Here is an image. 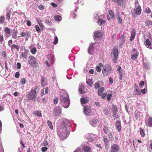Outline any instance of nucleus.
Segmentation results:
<instances>
[{
    "label": "nucleus",
    "mask_w": 152,
    "mask_h": 152,
    "mask_svg": "<svg viewBox=\"0 0 152 152\" xmlns=\"http://www.w3.org/2000/svg\"><path fill=\"white\" fill-rule=\"evenodd\" d=\"M70 126L69 121L68 120H65L62 123L57 132L58 135L62 139L66 138L68 136L69 132L67 128Z\"/></svg>",
    "instance_id": "1"
},
{
    "label": "nucleus",
    "mask_w": 152,
    "mask_h": 152,
    "mask_svg": "<svg viewBox=\"0 0 152 152\" xmlns=\"http://www.w3.org/2000/svg\"><path fill=\"white\" fill-rule=\"evenodd\" d=\"M60 102L63 107L65 108H67L69 105V100L68 94L66 93H64L60 97Z\"/></svg>",
    "instance_id": "2"
},
{
    "label": "nucleus",
    "mask_w": 152,
    "mask_h": 152,
    "mask_svg": "<svg viewBox=\"0 0 152 152\" xmlns=\"http://www.w3.org/2000/svg\"><path fill=\"white\" fill-rule=\"evenodd\" d=\"M112 69L110 65L107 64L103 66L102 73L104 76L109 75L112 71Z\"/></svg>",
    "instance_id": "3"
},
{
    "label": "nucleus",
    "mask_w": 152,
    "mask_h": 152,
    "mask_svg": "<svg viewBox=\"0 0 152 152\" xmlns=\"http://www.w3.org/2000/svg\"><path fill=\"white\" fill-rule=\"evenodd\" d=\"M36 94V89L31 90L30 91L28 92V94L27 95L26 97L28 100H32L36 98L37 96Z\"/></svg>",
    "instance_id": "4"
},
{
    "label": "nucleus",
    "mask_w": 152,
    "mask_h": 152,
    "mask_svg": "<svg viewBox=\"0 0 152 152\" xmlns=\"http://www.w3.org/2000/svg\"><path fill=\"white\" fill-rule=\"evenodd\" d=\"M113 55L114 56V63H115L118 56V49L117 47H114L111 53V55Z\"/></svg>",
    "instance_id": "5"
},
{
    "label": "nucleus",
    "mask_w": 152,
    "mask_h": 152,
    "mask_svg": "<svg viewBox=\"0 0 152 152\" xmlns=\"http://www.w3.org/2000/svg\"><path fill=\"white\" fill-rule=\"evenodd\" d=\"M28 61L31 66L32 67L36 68L38 65L37 62L35 61V58L33 56H30L29 57Z\"/></svg>",
    "instance_id": "6"
},
{
    "label": "nucleus",
    "mask_w": 152,
    "mask_h": 152,
    "mask_svg": "<svg viewBox=\"0 0 152 152\" xmlns=\"http://www.w3.org/2000/svg\"><path fill=\"white\" fill-rule=\"evenodd\" d=\"M131 54V58L133 60H135L137 58L138 56L139 52L137 49L133 48L132 50Z\"/></svg>",
    "instance_id": "7"
},
{
    "label": "nucleus",
    "mask_w": 152,
    "mask_h": 152,
    "mask_svg": "<svg viewBox=\"0 0 152 152\" xmlns=\"http://www.w3.org/2000/svg\"><path fill=\"white\" fill-rule=\"evenodd\" d=\"M119 149V145L116 144H114L111 147L110 152H118Z\"/></svg>",
    "instance_id": "8"
},
{
    "label": "nucleus",
    "mask_w": 152,
    "mask_h": 152,
    "mask_svg": "<svg viewBox=\"0 0 152 152\" xmlns=\"http://www.w3.org/2000/svg\"><path fill=\"white\" fill-rule=\"evenodd\" d=\"M53 111L56 116H58L61 113V109L59 106H56L54 108Z\"/></svg>",
    "instance_id": "9"
},
{
    "label": "nucleus",
    "mask_w": 152,
    "mask_h": 152,
    "mask_svg": "<svg viewBox=\"0 0 152 152\" xmlns=\"http://www.w3.org/2000/svg\"><path fill=\"white\" fill-rule=\"evenodd\" d=\"M83 110L85 114L88 115H90L91 112L90 107L88 106H85Z\"/></svg>",
    "instance_id": "10"
},
{
    "label": "nucleus",
    "mask_w": 152,
    "mask_h": 152,
    "mask_svg": "<svg viewBox=\"0 0 152 152\" xmlns=\"http://www.w3.org/2000/svg\"><path fill=\"white\" fill-rule=\"evenodd\" d=\"M115 126L116 129L119 132H120L121 128V124L119 121H116L115 122Z\"/></svg>",
    "instance_id": "11"
},
{
    "label": "nucleus",
    "mask_w": 152,
    "mask_h": 152,
    "mask_svg": "<svg viewBox=\"0 0 152 152\" xmlns=\"http://www.w3.org/2000/svg\"><path fill=\"white\" fill-rule=\"evenodd\" d=\"M30 32L27 31H25L22 32L20 33L21 36L22 37H26L28 38L30 36Z\"/></svg>",
    "instance_id": "12"
},
{
    "label": "nucleus",
    "mask_w": 152,
    "mask_h": 152,
    "mask_svg": "<svg viewBox=\"0 0 152 152\" xmlns=\"http://www.w3.org/2000/svg\"><path fill=\"white\" fill-rule=\"evenodd\" d=\"M136 34V31L135 29H132L131 34V37L130 38V40L132 41L134 39Z\"/></svg>",
    "instance_id": "13"
},
{
    "label": "nucleus",
    "mask_w": 152,
    "mask_h": 152,
    "mask_svg": "<svg viewBox=\"0 0 152 152\" xmlns=\"http://www.w3.org/2000/svg\"><path fill=\"white\" fill-rule=\"evenodd\" d=\"M141 7L140 6H138L135 9L134 12L137 15H139L141 13Z\"/></svg>",
    "instance_id": "14"
},
{
    "label": "nucleus",
    "mask_w": 152,
    "mask_h": 152,
    "mask_svg": "<svg viewBox=\"0 0 152 152\" xmlns=\"http://www.w3.org/2000/svg\"><path fill=\"white\" fill-rule=\"evenodd\" d=\"M111 110L113 111V117L115 116L116 115V114L118 111L117 107L113 106L112 107Z\"/></svg>",
    "instance_id": "15"
},
{
    "label": "nucleus",
    "mask_w": 152,
    "mask_h": 152,
    "mask_svg": "<svg viewBox=\"0 0 152 152\" xmlns=\"http://www.w3.org/2000/svg\"><path fill=\"white\" fill-rule=\"evenodd\" d=\"M94 37L96 38H98L101 37L102 36V34L99 31H97L94 34Z\"/></svg>",
    "instance_id": "16"
},
{
    "label": "nucleus",
    "mask_w": 152,
    "mask_h": 152,
    "mask_svg": "<svg viewBox=\"0 0 152 152\" xmlns=\"http://www.w3.org/2000/svg\"><path fill=\"white\" fill-rule=\"evenodd\" d=\"M98 123V119L94 118L91 121L90 124L92 126L95 127Z\"/></svg>",
    "instance_id": "17"
},
{
    "label": "nucleus",
    "mask_w": 152,
    "mask_h": 152,
    "mask_svg": "<svg viewBox=\"0 0 152 152\" xmlns=\"http://www.w3.org/2000/svg\"><path fill=\"white\" fill-rule=\"evenodd\" d=\"M10 48L12 51L15 50V49L17 51H18L19 49V46L15 44H12L11 47H10Z\"/></svg>",
    "instance_id": "18"
},
{
    "label": "nucleus",
    "mask_w": 152,
    "mask_h": 152,
    "mask_svg": "<svg viewBox=\"0 0 152 152\" xmlns=\"http://www.w3.org/2000/svg\"><path fill=\"white\" fill-rule=\"evenodd\" d=\"M89 101V98L87 97H82L80 99V101L82 104L87 103Z\"/></svg>",
    "instance_id": "19"
},
{
    "label": "nucleus",
    "mask_w": 152,
    "mask_h": 152,
    "mask_svg": "<svg viewBox=\"0 0 152 152\" xmlns=\"http://www.w3.org/2000/svg\"><path fill=\"white\" fill-rule=\"evenodd\" d=\"M83 149L85 152H91V148L87 146H84L83 148Z\"/></svg>",
    "instance_id": "20"
},
{
    "label": "nucleus",
    "mask_w": 152,
    "mask_h": 152,
    "mask_svg": "<svg viewBox=\"0 0 152 152\" xmlns=\"http://www.w3.org/2000/svg\"><path fill=\"white\" fill-rule=\"evenodd\" d=\"M18 32L17 31H14L12 34V38L14 39H16L18 37L17 36Z\"/></svg>",
    "instance_id": "21"
},
{
    "label": "nucleus",
    "mask_w": 152,
    "mask_h": 152,
    "mask_svg": "<svg viewBox=\"0 0 152 152\" xmlns=\"http://www.w3.org/2000/svg\"><path fill=\"white\" fill-rule=\"evenodd\" d=\"M94 49V47L93 44H90V46L88 49V52L89 53L91 54L93 52V50Z\"/></svg>",
    "instance_id": "22"
},
{
    "label": "nucleus",
    "mask_w": 152,
    "mask_h": 152,
    "mask_svg": "<svg viewBox=\"0 0 152 152\" xmlns=\"http://www.w3.org/2000/svg\"><path fill=\"white\" fill-rule=\"evenodd\" d=\"M4 31L6 34L8 35V37L10 36L11 31L10 29L9 28L6 27L4 29Z\"/></svg>",
    "instance_id": "23"
},
{
    "label": "nucleus",
    "mask_w": 152,
    "mask_h": 152,
    "mask_svg": "<svg viewBox=\"0 0 152 152\" xmlns=\"http://www.w3.org/2000/svg\"><path fill=\"white\" fill-rule=\"evenodd\" d=\"M87 84L90 87H91L92 86L93 83L92 82V79H89L86 80Z\"/></svg>",
    "instance_id": "24"
},
{
    "label": "nucleus",
    "mask_w": 152,
    "mask_h": 152,
    "mask_svg": "<svg viewBox=\"0 0 152 152\" xmlns=\"http://www.w3.org/2000/svg\"><path fill=\"white\" fill-rule=\"evenodd\" d=\"M105 23V21L103 19L99 18L98 21V23L99 25L104 24Z\"/></svg>",
    "instance_id": "25"
},
{
    "label": "nucleus",
    "mask_w": 152,
    "mask_h": 152,
    "mask_svg": "<svg viewBox=\"0 0 152 152\" xmlns=\"http://www.w3.org/2000/svg\"><path fill=\"white\" fill-rule=\"evenodd\" d=\"M125 38V37L124 35H122L121 36L120 38V43H121L120 46H121V45H122L125 42L124 39Z\"/></svg>",
    "instance_id": "26"
},
{
    "label": "nucleus",
    "mask_w": 152,
    "mask_h": 152,
    "mask_svg": "<svg viewBox=\"0 0 152 152\" xmlns=\"http://www.w3.org/2000/svg\"><path fill=\"white\" fill-rule=\"evenodd\" d=\"M147 125H148L149 126H152V118L150 117L148 120L147 123H146Z\"/></svg>",
    "instance_id": "27"
},
{
    "label": "nucleus",
    "mask_w": 152,
    "mask_h": 152,
    "mask_svg": "<svg viewBox=\"0 0 152 152\" xmlns=\"http://www.w3.org/2000/svg\"><path fill=\"white\" fill-rule=\"evenodd\" d=\"M45 77L43 76L41 78V85L43 87H44V86H45V85H46V84L45 83Z\"/></svg>",
    "instance_id": "28"
},
{
    "label": "nucleus",
    "mask_w": 152,
    "mask_h": 152,
    "mask_svg": "<svg viewBox=\"0 0 152 152\" xmlns=\"http://www.w3.org/2000/svg\"><path fill=\"white\" fill-rule=\"evenodd\" d=\"M104 88L103 87H101L99 88L98 91V94L99 96H101L102 95L104 91Z\"/></svg>",
    "instance_id": "29"
},
{
    "label": "nucleus",
    "mask_w": 152,
    "mask_h": 152,
    "mask_svg": "<svg viewBox=\"0 0 152 152\" xmlns=\"http://www.w3.org/2000/svg\"><path fill=\"white\" fill-rule=\"evenodd\" d=\"M55 20L57 21H60L61 19V17L58 15H56L54 17Z\"/></svg>",
    "instance_id": "30"
},
{
    "label": "nucleus",
    "mask_w": 152,
    "mask_h": 152,
    "mask_svg": "<svg viewBox=\"0 0 152 152\" xmlns=\"http://www.w3.org/2000/svg\"><path fill=\"white\" fill-rule=\"evenodd\" d=\"M47 123L48 124L49 128L50 129H53V126L52 122L49 120H48L47 121Z\"/></svg>",
    "instance_id": "31"
},
{
    "label": "nucleus",
    "mask_w": 152,
    "mask_h": 152,
    "mask_svg": "<svg viewBox=\"0 0 152 152\" xmlns=\"http://www.w3.org/2000/svg\"><path fill=\"white\" fill-rule=\"evenodd\" d=\"M103 130L104 133L106 134H108L109 131V129L106 126H104L103 128Z\"/></svg>",
    "instance_id": "32"
},
{
    "label": "nucleus",
    "mask_w": 152,
    "mask_h": 152,
    "mask_svg": "<svg viewBox=\"0 0 152 152\" xmlns=\"http://www.w3.org/2000/svg\"><path fill=\"white\" fill-rule=\"evenodd\" d=\"M5 17L3 15H1L0 16V23L2 24L4 23L5 20Z\"/></svg>",
    "instance_id": "33"
},
{
    "label": "nucleus",
    "mask_w": 152,
    "mask_h": 152,
    "mask_svg": "<svg viewBox=\"0 0 152 152\" xmlns=\"http://www.w3.org/2000/svg\"><path fill=\"white\" fill-rule=\"evenodd\" d=\"M145 23L146 25L148 26L152 25V21L150 20H147L145 21Z\"/></svg>",
    "instance_id": "34"
},
{
    "label": "nucleus",
    "mask_w": 152,
    "mask_h": 152,
    "mask_svg": "<svg viewBox=\"0 0 152 152\" xmlns=\"http://www.w3.org/2000/svg\"><path fill=\"white\" fill-rule=\"evenodd\" d=\"M145 45H146V46H150L151 45V43L148 39H147L145 40Z\"/></svg>",
    "instance_id": "35"
},
{
    "label": "nucleus",
    "mask_w": 152,
    "mask_h": 152,
    "mask_svg": "<svg viewBox=\"0 0 152 152\" xmlns=\"http://www.w3.org/2000/svg\"><path fill=\"white\" fill-rule=\"evenodd\" d=\"M134 93L137 95H140L141 94L140 90H139L138 87H136V88L134 90Z\"/></svg>",
    "instance_id": "36"
},
{
    "label": "nucleus",
    "mask_w": 152,
    "mask_h": 152,
    "mask_svg": "<svg viewBox=\"0 0 152 152\" xmlns=\"http://www.w3.org/2000/svg\"><path fill=\"white\" fill-rule=\"evenodd\" d=\"M21 57L23 58H26L27 57V53L26 51L22 52L21 54Z\"/></svg>",
    "instance_id": "37"
},
{
    "label": "nucleus",
    "mask_w": 152,
    "mask_h": 152,
    "mask_svg": "<svg viewBox=\"0 0 152 152\" xmlns=\"http://www.w3.org/2000/svg\"><path fill=\"white\" fill-rule=\"evenodd\" d=\"M112 1L116 2L118 6H121L122 1L121 0H112Z\"/></svg>",
    "instance_id": "38"
},
{
    "label": "nucleus",
    "mask_w": 152,
    "mask_h": 152,
    "mask_svg": "<svg viewBox=\"0 0 152 152\" xmlns=\"http://www.w3.org/2000/svg\"><path fill=\"white\" fill-rule=\"evenodd\" d=\"M144 68L146 69H149V66L148 64V63H145L143 62Z\"/></svg>",
    "instance_id": "39"
},
{
    "label": "nucleus",
    "mask_w": 152,
    "mask_h": 152,
    "mask_svg": "<svg viewBox=\"0 0 152 152\" xmlns=\"http://www.w3.org/2000/svg\"><path fill=\"white\" fill-rule=\"evenodd\" d=\"M109 15L111 16V18H113V19H114V15L111 10H109L108 11Z\"/></svg>",
    "instance_id": "40"
},
{
    "label": "nucleus",
    "mask_w": 152,
    "mask_h": 152,
    "mask_svg": "<svg viewBox=\"0 0 152 152\" xmlns=\"http://www.w3.org/2000/svg\"><path fill=\"white\" fill-rule=\"evenodd\" d=\"M6 16H7V19L9 21H10V12H7L6 13Z\"/></svg>",
    "instance_id": "41"
},
{
    "label": "nucleus",
    "mask_w": 152,
    "mask_h": 152,
    "mask_svg": "<svg viewBox=\"0 0 152 152\" xmlns=\"http://www.w3.org/2000/svg\"><path fill=\"white\" fill-rule=\"evenodd\" d=\"M103 141L106 145H108L109 141L108 139H107V138H104L103 139Z\"/></svg>",
    "instance_id": "42"
},
{
    "label": "nucleus",
    "mask_w": 152,
    "mask_h": 152,
    "mask_svg": "<svg viewBox=\"0 0 152 152\" xmlns=\"http://www.w3.org/2000/svg\"><path fill=\"white\" fill-rule=\"evenodd\" d=\"M140 134L142 137H143L145 136V134L143 130L141 128L140 129Z\"/></svg>",
    "instance_id": "43"
},
{
    "label": "nucleus",
    "mask_w": 152,
    "mask_h": 152,
    "mask_svg": "<svg viewBox=\"0 0 152 152\" xmlns=\"http://www.w3.org/2000/svg\"><path fill=\"white\" fill-rule=\"evenodd\" d=\"M94 86L95 88L96 89H98L100 87V84L97 82L95 83Z\"/></svg>",
    "instance_id": "44"
},
{
    "label": "nucleus",
    "mask_w": 152,
    "mask_h": 152,
    "mask_svg": "<svg viewBox=\"0 0 152 152\" xmlns=\"http://www.w3.org/2000/svg\"><path fill=\"white\" fill-rule=\"evenodd\" d=\"M34 114L38 116L41 117L42 116L41 112L39 111H36L35 113H34Z\"/></svg>",
    "instance_id": "45"
},
{
    "label": "nucleus",
    "mask_w": 152,
    "mask_h": 152,
    "mask_svg": "<svg viewBox=\"0 0 152 152\" xmlns=\"http://www.w3.org/2000/svg\"><path fill=\"white\" fill-rule=\"evenodd\" d=\"M108 134L109 139L110 140H112L113 138V136L112 133L111 132H110L109 134Z\"/></svg>",
    "instance_id": "46"
},
{
    "label": "nucleus",
    "mask_w": 152,
    "mask_h": 152,
    "mask_svg": "<svg viewBox=\"0 0 152 152\" xmlns=\"http://www.w3.org/2000/svg\"><path fill=\"white\" fill-rule=\"evenodd\" d=\"M36 52L37 49L35 48H33L31 50V52L32 54H35Z\"/></svg>",
    "instance_id": "47"
},
{
    "label": "nucleus",
    "mask_w": 152,
    "mask_h": 152,
    "mask_svg": "<svg viewBox=\"0 0 152 152\" xmlns=\"http://www.w3.org/2000/svg\"><path fill=\"white\" fill-rule=\"evenodd\" d=\"M117 19L118 20V23L119 24H121L122 23V20L121 17L118 16V17L117 18Z\"/></svg>",
    "instance_id": "48"
},
{
    "label": "nucleus",
    "mask_w": 152,
    "mask_h": 152,
    "mask_svg": "<svg viewBox=\"0 0 152 152\" xmlns=\"http://www.w3.org/2000/svg\"><path fill=\"white\" fill-rule=\"evenodd\" d=\"M35 29L37 32L39 33L41 32L40 29L38 25H36L35 26Z\"/></svg>",
    "instance_id": "49"
},
{
    "label": "nucleus",
    "mask_w": 152,
    "mask_h": 152,
    "mask_svg": "<svg viewBox=\"0 0 152 152\" xmlns=\"http://www.w3.org/2000/svg\"><path fill=\"white\" fill-rule=\"evenodd\" d=\"M112 94H108L107 95V99L108 101H110L111 98Z\"/></svg>",
    "instance_id": "50"
},
{
    "label": "nucleus",
    "mask_w": 152,
    "mask_h": 152,
    "mask_svg": "<svg viewBox=\"0 0 152 152\" xmlns=\"http://www.w3.org/2000/svg\"><path fill=\"white\" fill-rule=\"evenodd\" d=\"M48 148L47 147H44L42 148L41 151L42 152H45L47 151Z\"/></svg>",
    "instance_id": "51"
},
{
    "label": "nucleus",
    "mask_w": 152,
    "mask_h": 152,
    "mask_svg": "<svg viewBox=\"0 0 152 152\" xmlns=\"http://www.w3.org/2000/svg\"><path fill=\"white\" fill-rule=\"evenodd\" d=\"M12 42L13 41L12 40H9L7 43L8 46L10 47H11V46L12 45Z\"/></svg>",
    "instance_id": "52"
},
{
    "label": "nucleus",
    "mask_w": 152,
    "mask_h": 152,
    "mask_svg": "<svg viewBox=\"0 0 152 152\" xmlns=\"http://www.w3.org/2000/svg\"><path fill=\"white\" fill-rule=\"evenodd\" d=\"M144 84V82L143 81H141L139 84V86L141 87H142Z\"/></svg>",
    "instance_id": "53"
},
{
    "label": "nucleus",
    "mask_w": 152,
    "mask_h": 152,
    "mask_svg": "<svg viewBox=\"0 0 152 152\" xmlns=\"http://www.w3.org/2000/svg\"><path fill=\"white\" fill-rule=\"evenodd\" d=\"M20 83L21 84H24L26 83V80L25 78H22L21 79L20 82Z\"/></svg>",
    "instance_id": "54"
},
{
    "label": "nucleus",
    "mask_w": 152,
    "mask_h": 152,
    "mask_svg": "<svg viewBox=\"0 0 152 152\" xmlns=\"http://www.w3.org/2000/svg\"><path fill=\"white\" fill-rule=\"evenodd\" d=\"M103 112L105 114H107L108 113V109L107 108H104L103 110Z\"/></svg>",
    "instance_id": "55"
},
{
    "label": "nucleus",
    "mask_w": 152,
    "mask_h": 152,
    "mask_svg": "<svg viewBox=\"0 0 152 152\" xmlns=\"http://www.w3.org/2000/svg\"><path fill=\"white\" fill-rule=\"evenodd\" d=\"M58 39L57 37V36H56L55 39V40L53 42V43L54 45H56L58 42Z\"/></svg>",
    "instance_id": "56"
},
{
    "label": "nucleus",
    "mask_w": 152,
    "mask_h": 152,
    "mask_svg": "<svg viewBox=\"0 0 152 152\" xmlns=\"http://www.w3.org/2000/svg\"><path fill=\"white\" fill-rule=\"evenodd\" d=\"M145 12L146 13H150L151 12V11L150 9L148 7L147 8H146L145 10Z\"/></svg>",
    "instance_id": "57"
},
{
    "label": "nucleus",
    "mask_w": 152,
    "mask_h": 152,
    "mask_svg": "<svg viewBox=\"0 0 152 152\" xmlns=\"http://www.w3.org/2000/svg\"><path fill=\"white\" fill-rule=\"evenodd\" d=\"M96 71L98 72H100L101 71V69L100 66H96Z\"/></svg>",
    "instance_id": "58"
},
{
    "label": "nucleus",
    "mask_w": 152,
    "mask_h": 152,
    "mask_svg": "<svg viewBox=\"0 0 152 152\" xmlns=\"http://www.w3.org/2000/svg\"><path fill=\"white\" fill-rule=\"evenodd\" d=\"M20 75V73L18 72H16L15 73V77L16 78H18L19 77Z\"/></svg>",
    "instance_id": "59"
},
{
    "label": "nucleus",
    "mask_w": 152,
    "mask_h": 152,
    "mask_svg": "<svg viewBox=\"0 0 152 152\" xmlns=\"http://www.w3.org/2000/svg\"><path fill=\"white\" fill-rule=\"evenodd\" d=\"M107 94L106 93H103V94H102V98L103 99H105V97L107 96Z\"/></svg>",
    "instance_id": "60"
},
{
    "label": "nucleus",
    "mask_w": 152,
    "mask_h": 152,
    "mask_svg": "<svg viewBox=\"0 0 152 152\" xmlns=\"http://www.w3.org/2000/svg\"><path fill=\"white\" fill-rule=\"evenodd\" d=\"M109 80L110 83V84H113V79L111 77H110L109 78Z\"/></svg>",
    "instance_id": "61"
},
{
    "label": "nucleus",
    "mask_w": 152,
    "mask_h": 152,
    "mask_svg": "<svg viewBox=\"0 0 152 152\" xmlns=\"http://www.w3.org/2000/svg\"><path fill=\"white\" fill-rule=\"evenodd\" d=\"M79 91L82 94H84L85 93L83 89L82 88H79Z\"/></svg>",
    "instance_id": "62"
},
{
    "label": "nucleus",
    "mask_w": 152,
    "mask_h": 152,
    "mask_svg": "<svg viewBox=\"0 0 152 152\" xmlns=\"http://www.w3.org/2000/svg\"><path fill=\"white\" fill-rule=\"evenodd\" d=\"M27 25L28 26H31V22L30 20H28L27 21Z\"/></svg>",
    "instance_id": "63"
},
{
    "label": "nucleus",
    "mask_w": 152,
    "mask_h": 152,
    "mask_svg": "<svg viewBox=\"0 0 152 152\" xmlns=\"http://www.w3.org/2000/svg\"><path fill=\"white\" fill-rule=\"evenodd\" d=\"M17 68L18 69H20L21 67V64L20 63L18 62L17 64Z\"/></svg>",
    "instance_id": "64"
}]
</instances>
